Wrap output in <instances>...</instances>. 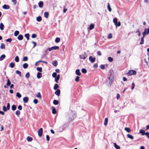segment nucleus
Listing matches in <instances>:
<instances>
[{"instance_id": "nucleus-1", "label": "nucleus", "mask_w": 149, "mask_h": 149, "mask_svg": "<svg viewBox=\"0 0 149 149\" xmlns=\"http://www.w3.org/2000/svg\"><path fill=\"white\" fill-rule=\"evenodd\" d=\"M113 80V71L112 70L110 71V72L108 75V77L107 80V82H108L110 86L111 85V84Z\"/></svg>"}, {"instance_id": "nucleus-2", "label": "nucleus", "mask_w": 149, "mask_h": 149, "mask_svg": "<svg viewBox=\"0 0 149 149\" xmlns=\"http://www.w3.org/2000/svg\"><path fill=\"white\" fill-rule=\"evenodd\" d=\"M69 121H72L76 117L75 112L73 111H72L69 114Z\"/></svg>"}, {"instance_id": "nucleus-3", "label": "nucleus", "mask_w": 149, "mask_h": 149, "mask_svg": "<svg viewBox=\"0 0 149 149\" xmlns=\"http://www.w3.org/2000/svg\"><path fill=\"white\" fill-rule=\"evenodd\" d=\"M136 71L134 70H131L129 71V72L127 73V75H131L133 74H136Z\"/></svg>"}, {"instance_id": "nucleus-4", "label": "nucleus", "mask_w": 149, "mask_h": 149, "mask_svg": "<svg viewBox=\"0 0 149 149\" xmlns=\"http://www.w3.org/2000/svg\"><path fill=\"white\" fill-rule=\"evenodd\" d=\"M43 133V129L42 128H40L38 130V133L39 136L41 137Z\"/></svg>"}, {"instance_id": "nucleus-5", "label": "nucleus", "mask_w": 149, "mask_h": 149, "mask_svg": "<svg viewBox=\"0 0 149 149\" xmlns=\"http://www.w3.org/2000/svg\"><path fill=\"white\" fill-rule=\"evenodd\" d=\"M89 59L90 61L92 63H94L95 60V58H93L92 56H90Z\"/></svg>"}, {"instance_id": "nucleus-6", "label": "nucleus", "mask_w": 149, "mask_h": 149, "mask_svg": "<svg viewBox=\"0 0 149 149\" xmlns=\"http://www.w3.org/2000/svg\"><path fill=\"white\" fill-rule=\"evenodd\" d=\"M67 126L66 124H64L63 126H61L59 128V130L61 131H62L65 130Z\"/></svg>"}, {"instance_id": "nucleus-7", "label": "nucleus", "mask_w": 149, "mask_h": 149, "mask_svg": "<svg viewBox=\"0 0 149 149\" xmlns=\"http://www.w3.org/2000/svg\"><path fill=\"white\" fill-rule=\"evenodd\" d=\"M79 56L81 59H84L86 58L87 55L86 54H84L80 55Z\"/></svg>"}, {"instance_id": "nucleus-8", "label": "nucleus", "mask_w": 149, "mask_h": 149, "mask_svg": "<svg viewBox=\"0 0 149 149\" xmlns=\"http://www.w3.org/2000/svg\"><path fill=\"white\" fill-rule=\"evenodd\" d=\"M2 8L4 9H8L10 8V6L8 5L4 4Z\"/></svg>"}, {"instance_id": "nucleus-9", "label": "nucleus", "mask_w": 149, "mask_h": 149, "mask_svg": "<svg viewBox=\"0 0 149 149\" xmlns=\"http://www.w3.org/2000/svg\"><path fill=\"white\" fill-rule=\"evenodd\" d=\"M55 94L57 95V96H58L60 95V91L59 89H57L56 91L55 92Z\"/></svg>"}, {"instance_id": "nucleus-10", "label": "nucleus", "mask_w": 149, "mask_h": 149, "mask_svg": "<svg viewBox=\"0 0 149 149\" xmlns=\"http://www.w3.org/2000/svg\"><path fill=\"white\" fill-rule=\"evenodd\" d=\"M28 100L29 98L27 97H25L23 98V101L25 103H27L28 102Z\"/></svg>"}, {"instance_id": "nucleus-11", "label": "nucleus", "mask_w": 149, "mask_h": 149, "mask_svg": "<svg viewBox=\"0 0 149 149\" xmlns=\"http://www.w3.org/2000/svg\"><path fill=\"white\" fill-rule=\"evenodd\" d=\"M52 113L53 114H55L56 113V108L54 107H52Z\"/></svg>"}, {"instance_id": "nucleus-12", "label": "nucleus", "mask_w": 149, "mask_h": 149, "mask_svg": "<svg viewBox=\"0 0 149 149\" xmlns=\"http://www.w3.org/2000/svg\"><path fill=\"white\" fill-rule=\"evenodd\" d=\"M17 39L19 40H21L23 39V36L22 35H19L17 37Z\"/></svg>"}, {"instance_id": "nucleus-13", "label": "nucleus", "mask_w": 149, "mask_h": 149, "mask_svg": "<svg viewBox=\"0 0 149 149\" xmlns=\"http://www.w3.org/2000/svg\"><path fill=\"white\" fill-rule=\"evenodd\" d=\"M43 3L42 1H40L38 3V6L40 8H42L43 7Z\"/></svg>"}, {"instance_id": "nucleus-14", "label": "nucleus", "mask_w": 149, "mask_h": 149, "mask_svg": "<svg viewBox=\"0 0 149 149\" xmlns=\"http://www.w3.org/2000/svg\"><path fill=\"white\" fill-rule=\"evenodd\" d=\"M75 73L77 75L80 76L81 73L80 72V70L79 69H77L75 71Z\"/></svg>"}, {"instance_id": "nucleus-15", "label": "nucleus", "mask_w": 149, "mask_h": 149, "mask_svg": "<svg viewBox=\"0 0 149 149\" xmlns=\"http://www.w3.org/2000/svg\"><path fill=\"white\" fill-rule=\"evenodd\" d=\"M42 77V74L40 72H38L37 74V77L39 79Z\"/></svg>"}, {"instance_id": "nucleus-16", "label": "nucleus", "mask_w": 149, "mask_h": 149, "mask_svg": "<svg viewBox=\"0 0 149 149\" xmlns=\"http://www.w3.org/2000/svg\"><path fill=\"white\" fill-rule=\"evenodd\" d=\"M139 133L140 134H141L142 135H145V131L143 130L142 129L140 130Z\"/></svg>"}, {"instance_id": "nucleus-17", "label": "nucleus", "mask_w": 149, "mask_h": 149, "mask_svg": "<svg viewBox=\"0 0 149 149\" xmlns=\"http://www.w3.org/2000/svg\"><path fill=\"white\" fill-rule=\"evenodd\" d=\"M127 136L128 138L130 139L131 140H133L134 139V137L129 134H128L127 135Z\"/></svg>"}, {"instance_id": "nucleus-18", "label": "nucleus", "mask_w": 149, "mask_h": 149, "mask_svg": "<svg viewBox=\"0 0 149 149\" xmlns=\"http://www.w3.org/2000/svg\"><path fill=\"white\" fill-rule=\"evenodd\" d=\"M147 29L146 28L144 30V31L142 33V35H143L142 37L144 38L146 34H147V32L146 31Z\"/></svg>"}, {"instance_id": "nucleus-19", "label": "nucleus", "mask_w": 149, "mask_h": 149, "mask_svg": "<svg viewBox=\"0 0 149 149\" xmlns=\"http://www.w3.org/2000/svg\"><path fill=\"white\" fill-rule=\"evenodd\" d=\"M52 50H54L56 49H59V47L58 46H54L51 47Z\"/></svg>"}, {"instance_id": "nucleus-20", "label": "nucleus", "mask_w": 149, "mask_h": 149, "mask_svg": "<svg viewBox=\"0 0 149 149\" xmlns=\"http://www.w3.org/2000/svg\"><path fill=\"white\" fill-rule=\"evenodd\" d=\"M27 140L29 142L32 141L33 140L32 138L30 136H28L26 138Z\"/></svg>"}, {"instance_id": "nucleus-21", "label": "nucleus", "mask_w": 149, "mask_h": 149, "mask_svg": "<svg viewBox=\"0 0 149 149\" xmlns=\"http://www.w3.org/2000/svg\"><path fill=\"white\" fill-rule=\"evenodd\" d=\"M0 48L2 49H4L5 48V45L3 43H1V45L0 47Z\"/></svg>"}, {"instance_id": "nucleus-22", "label": "nucleus", "mask_w": 149, "mask_h": 149, "mask_svg": "<svg viewBox=\"0 0 149 149\" xmlns=\"http://www.w3.org/2000/svg\"><path fill=\"white\" fill-rule=\"evenodd\" d=\"M94 25L93 24H91L89 26V29L90 30H92L94 28Z\"/></svg>"}, {"instance_id": "nucleus-23", "label": "nucleus", "mask_w": 149, "mask_h": 149, "mask_svg": "<svg viewBox=\"0 0 149 149\" xmlns=\"http://www.w3.org/2000/svg\"><path fill=\"white\" fill-rule=\"evenodd\" d=\"M114 145L115 148L116 149H120V147L119 146L117 145L116 143H114Z\"/></svg>"}, {"instance_id": "nucleus-24", "label": "nucleus", "mask_w": 149, "mask_h": 149, "mask_svg": "<svg viewBox=\"0 0 149 149\" xmlns=\"http://www.w3.org/2000/svg\"><path fill=\"white\" fill-rule=\"evenodd\" d=\"M28 66V64L27 63H24L23 64V67L24 68H26Z\"/></svg>"}, {"instance_id": "nucleus-25", "label": "nucleus", "mask_w": 149, "mask_h": 149, "mask_svg": "<svg viewBox=\"0 0 149 149\" xmlns=\"http://www.w3.org/2000/svg\"><path fill=\"white\" fill-rule=\"evenodd\" d=\"M6 56L4 54H3L1 55L0 57V61L3 60L5 57Z\"/></svg>"}, {"instance_id": "nucleus-26", "label": "nucleus", "mask_w": 149, "mask_h": 149, "mask_svg": "<svg viewBox=\"0 0 149 149\" xmlns=\"http://www.w3.org/2000/svg\"><path fill=\"white\" fill-rule=\"evenodd\" d=\"M52 63L54 66H56L58 65V62L56 61H53Z\"/></svg>"}, {"instance_id": "nucleus-27", "label": "nucleus", "mask_w": 149, "mask_h": 149, "mask_svg": "<svg viewBox=\"0 0 149 149\" xmlns=\"http://www.w3.org/2000/svg\"><path fill=\"white\" fill-rule=\"evenodd\" d=\"M36 20L38 22H40L42 20V18L41 16L38 17L36 18Z\"/></svg>"}, {"instance_id": "nucleus-28", "label": "nucleus", "mask_w": 149, "mask_h": 149, "mask_svg": "<svg viewBox=\"0 0 149 149\" xmlns=\"http://www.w3.org/2000/svg\"><path fill=\"white\" fill-rule=\"evenodd\" d=\"M44 16L45 17L47 18H48L49 16V13L48 12H45L44 13Z\"/></svg>"}, {"instance_id": "nucleus-29", "label": "nucleus", "mask_w": 149, "mask_h": 149, "mask_svg": "<svg viewBox=\"0 0 149 149\" xmlns=\"http://www.w3.org/2000/svg\"><path fill=\"white\" fill-rule=\"evenodd\" d=\"M25 37L27 38V40L29 39V33H26L25 34Z\"/></svg>"}, {"instance_id": "nucleus-30", "label": "nucleus", "mask_w": 149, "mask_h": 149, "mask_svg": "<svg viewBox=\"0 0 149 149\" xmlns=\"http://www.w3.org/2000/svg\"><path fill=\"white\" fill-rule=\"evenodd\" d=\"M4 25L2 23H1L0 24V29L1 30H3Z\"/></svg>"}, {"instance_id": "nucleus-31", "label": "nucleus", "mask_w": 149, "mask_h": 149, "mask_svg": "<svg viewBox=\"0 0 149 149\" xmlns=\"http://www.w3.org/2000/svg\"><path fill=\"white\" fill-rule=\"evenodd\" d=\"M12 110L13 111H15L16 109V107L15 105L13 104L12 105L11 107Z\"/></svg>"}, {"instance_id": "nucleus-32", "label": "nucleus", "mask_w": 149, "mask_h": 149, "mask_svg": "<svg viewBox=\"0 0 149 149\" xmlns=\"http://www.w3.org/2000/svg\"><path fill=\"white\" fill-rule=\"evenodd\" d=\"M108 119L107 118H105L104 120V125L105 126H106L108 122Z\"/></svg>"}, {"instance_id": "nucleus-33", "label": "nucleus", "mask_w": 149, "mask_h": 149, "mask_svg": "<svg viewBox=\"0 0 149 149\" xmlns=\"http://www.w3.org/2000/svg\"><path fill=\"white\" fill-rule=\"evenodd\" d=\"M144 38L143 37H142L141 38V42H140V44L141 45H142L144 43Z\"/></svg>"}, {"instance_id": "nucleus-34", "label": "nucleus", "mask_w": 149, "mask_h": 149, "mask_svg": "<svg viewBox=\"0 0 149 149\" xmlns=\"http://www.w3.org/2000/svg\"><path fill=\"white\" fill-rule=\"evenodd\" d=\"M125 130L128 133L130 132L131 131L130 129L128 127H125Z\"/></svg>"}, {"instance_id": "nucleus-35", "label": "nucleus", "mask_w": 149, "mask_h": 149, "mask_svg": "<svg viewBox=\"0 0 149 149\" xmlns=\"http://www.w3.org/2000/svg\"><path fill=\"white\" fill-rule=\"evenodd\" d=\"M16 73L17 74H19V76L20 77H21L22 76L21 73L20 71H19L18 70H17L16 71Z\"/></svg>"}, {"instance_id": "nucleus-36", "label": "nucleus", "mask_w": 149, "mask_h": 149, "mask_svg": "<svg viewBox=\"0 0 149 149\" xmlns=\"http://www.w3.org/2000/svg\"><path fill=\"white\" fill-rule=\"evenodd\" d=\"M58 85L57 84H55L54 86V89L55 90H56L58 89Z\"/></svg>"}, {"instance_id": "nucleus-37", "label": "nucleus", "mask_w": 149, "mask_h": 149, "mask_svg": "<svg viewBox=\"0 0 149 149\" xmlns=\"http://www.w3.org/2000/svg\"><path fill=\"white\" fill-rule=\"evenodd\" d=\"M53 103L54 105H57L58 103V102L56 100H54L53 101Z\"/></svg>"}, {"instance_id": "nucleus-38", "label": "nucleus", "mask_w": 149, "mask_h": 149, "mask_svg": "<svg viewBox=\"0 0 149 149\" xmlns=\"http://www.w3.org/2000/svg\"><path fill=\"white\" fill-rule=\"evenodd\" d=\"M60 39L59 38L57 37L55 40V42H56L58 43L60 42Z\"/></svg>"}, {"instance_id": "nucleus-39", "label": "nucleus", "mask_w": 149, "mask_h": 149, "mask_svg": "<svg viewBox=\"0 0 149 149\" xmlns=\"http://www.w3.org/2000/svg\"><path fill=\"white\" fill-rule=\"evenodd\" d=\"M9 66L11 68H13L15 66V64L11 62Z\"/></svg>"}, {"instance_id": "nucleus-40", "label": "nucleus", "mask_w": 149, "mask_h": 149, "mask_svg": "<svg viewBox=\"0 0 149 149\" xmlns=\"http://www.w3.org/2000/svg\"><path fill=\"white\" fill-rule=\"evenodd\" d=\"M30 76V74L29 72H27L25 75V77L26 78L28 79L29 78Z\"/></svg>"}, {"instance_id": "nucleus-41", "label": "nucleus", "mask_w": 149, "mask_h": 149, "mask_svg": "<svg viewBox=\"0 0 149 149\" xmlns=\"http://www.w3.org/2000/svg\"><path fill=\"white\" fill-rule=\"evenodd\" d=\"M107 8L109 12L111 11V9L110 6V4L109 3H108Z\"/></svg>"}, {"instance_id": "nucleus-42", "label": "nucleus", "mask_w": 149, "mask_h": 149, "mask_svg": "<svg viewBox=\"0 0 149 149\" xmlns=\"http://www.w3.org/2000/svg\"><path fill=\"white\" fill-rule=\"evenodd\" d=\"M19 33V32L18 31H16L14 33V36H17Z\"/></svg>"}, {"instance_id": "nucleus-43", "label": "nucleus", "mask_w": 149, "mask_h": 149, "mask_svg": "<svg viewBox=\"0 0 149 149\" xmlns=\"http://www.w3.org/2000/svg\"><path fill=\"white\" fill-rule=\"evenodd\" d=\"M36 96L38 98H41V95L40 92H39L37 93L36 95Z\"/></svg>"}, {"instance_id": "nucleus-44", "label": "nucleus", "mask_w": 149, "mask_h": 149, "mask_svg": "<svg viewBox=\"0 0 149 149\" xmlns=\"http://www.w3.org/2000/svg\"><path fill=\"white\" fill-rule=\"evenodd\" d=\"M37 70L40 72L42 71V68L41 67H38L37 68Z\"/></svg>"}, {"instance_id": "nucleus-45", "label": "nucleus", "mask_w": 149, "mask_h": 149, "mask_svg": "<svg viewBox=\"0 0 149 149\" xmlns=\"http://www.w3.org/2000/svg\"><path fill=\"white\" fill-rule=\"evenodd\" d=\"M15 61L17 62H18L19 61V59L18 56H17L15 57Z\"/></svg>"}, {"instance_id": "nucleus-46", "label": "nucleus", "mask_w": 149, "mask_h": 149, "mask_svg": "<svg viewBox=\"0 0 149 149\" xmlns=\"http://www.w3.org/2000/svg\"><path fill=\"white\" fill-rule=\"evenodd\" d=\"M81 72L83 73H86L87 72V70L85 68H82L81 70Z\"/></svg>"}, {"instance_id": "nucleus-47", "label": "nucleus", "mask_w": 149, "mask_h": 149, "mask_svg": "<svg viewBox=\"0 0 149 149\" xmlns=\"http://www.w3.org/2000/svg\"><path fill=\"white\" fill-rule=\"evenodd\" d=\"M108 60L110 62H112L113 60V59L111 57H109L108 58Z\"/></svg>"}, {"instance_id": "nucleus-48", "label": "nucleus", "mask_w": 149, "mask_h": 149, "mask_svg": "<svg viewBox=\"0 0 149 149\" xmlns=\"http://www.w3.org/2000/svg\"><path fill=\"white\" fill-rule=\"evenodd\" d=\"M11 84V82L10 81V80L8 79V78L7 83V85L8 86H9Z\"/></svg>"}, {"instance_id": "nucleus-49", "label": "nucleus", "mask_w": 149, "mask_h": 149, "mask_svg": "<svg viewBox=\"0 0 149 149\" xmlns=\"http://www.w3.org/2000/svg\"><path fill=\"white\" fill-rule=\"evenodd\" d=\"M16 96L18 97L19 98H20L21 97V94L19 92H17L16 93Z\"/></svg>"}, {"instance_id": "nucleus-50", "label": "nucleus", "mask_w": 149, "mask_h": 149, "mask_svg": "<svg viewBox=\"0 0 149 149\" xmlns=\"http://www.w3.org/2000/svg\"><path fill=\"white\" fill-rule=\"evenodd\" d=\"M136 33H138V35L139 36H140L141 35V33L139 31V29H137L136 31Z\"/></svg>"}, {"instance_id": "nucleus-51", "label": "nucleus", "mask_w": 149, "mask_h": 149, "mask_svg": "<svg viewBox=\"0 0 149 149\" xmlns=\"http://www.w3.org/2000/svg\"><path fill=\"white\" fill-rule=\"evenodd\" d=\"M20 113V112L19 111L17 110L15 112V114L17 116H19Z\"/></svg>"}, {"instance_id": "nucleus-52", "label": "nucleus", "mask_w": 149, "mask_h": 149, "mask_svg": "<svg viewBox=\"0 0 149 149\" xmlns=\"http://www.w3.org/2000/svg\"><path fill=\"white\" fill-rule=\"evenodd\" d=\"M3 109L4 111H7L8 110L5 106H4L3 107Z\"/></svg>"}, {"instance_id": "nucleus-53", "label": "nucleus", "mask_w": 149, "mask_h": 149, "mask_svg": "<svg viewBox=\"0 0 149 149\" xmlns=\"http://www.w3.org/2000/svg\"><path fill=\"white\" fill-rule=\"evenodd\" d=\"M57 74L56 72H54L52 74V76L54 78H55L56 77Z\"/></svg>"}, {"instance_id": "nucleus-54", "label": "nucleus", "mask_w": 149, "mask_h": 149, "mask_svg": "<svg viewBox=\"0 0 149 149\" xmlns=\"http://www.w3.org/2000/svg\"><path fill=\"white\" fill-rule=\"evenodd\" d=\"M28 60V57L27 56H24L23 57V61H26Z\"/></svg>"}, {"instance_id": "nucleus-55", "label": "nucleus", "mask_w": 149, "mask_h": 149, "mask_svg": "<svg viewBox=\"0 0 149 149\" xmlns=\"http://www.w3.org/2000/svg\"><path fill=\"white\" fill-rule=\"evenodd\" d=\"M118 19L117 18H116L113 19V22L115 24L117 22Z\"/></svg>"}, {"instance_id": "nucleus-56", "label": "nucleus", "mask_w": 149, "mask_h": 149, "mask_svg": "<svg viewBox=\"0 0 149 149\" xmlns=\"http://www.w3.org/2000/svg\"><path fill=\"white\" fill-rule=\"evenodd\" d=\"M112 37V34L111 33L109 34L108 36V39H110Z\"/></svg>"}, {"instance_id": "nucleus-57", "label": "nucleus", "mask_w": 149, "mask_h": 149, "mask_svg": "<svg viewBox=\"0 0 149 149\" xmlns=\"http://www.w3.org/2000/svg\"><path fill=\"white\" fill-rule=\"evenodd\" d=\"M115 25L116 26H119L120 25V22H119L118 23L117 22V23H116Z\"/></svg>"}, {"instance_id": "nucleus-58", "label": "nucleus", "mask_w": 149, "mask_h": 149, "mask_svg": "<svg viewBox=\"0 0 149 149\" xmlns=\"http://www.w3.org/2000/svg\"><path fill=\"white\" fill-rule=\"evenodd\" d=\"M79 77L78 76H77L76 77L75 79V81L76 82H78L79 81Z\"/></svg>"}, {"instance_id": "nucleus-59", "label": "nucleus", "mask_w": 149, "mask_h": 149, "mask_svg": "<svg viewBox=\"0 0 149 149\" xmlns=\"http://www.w3.org/2000/svg\"><path fill=\"white\" fill-rule=\"evenodd\" d=\"M100 68L101 69L103 70L105 68V66L104 65H101L100 67Z\"/></svg>"}, {"instance_id": "nucleus-60", "label": "nucleus", "mask_w": 149, "mask_h": 149, "mask_svg": "<svg viewBox=\"0 0 149 149\" xmlns=\"http://www.w3.org/2000/svg\"><path fill=\"white\" fill-rule=\"evenodd\" d=\"M12 40V39L11 38H9L6 40V41L7 42H11Z\"/></svg>"}, {"instance_id": "nucleus-61", "label": "nucleus", "mask_w": 149, "mask_h": 149, "mask_svg": "<svg viewBox=\"0 0 149 149\" xmlns=\"http://www.w3.org/2000/svg\"><path fill=\"white\" fill-rule=\"evenodd\" d=\"M36 37V35L35 34H32L31 37L33 38H35Z\"/></svg>"}, {"instance_id": "nucleus-62", "label": "nucleus", "mask_w": 149, "mask_h": 149, "mask_svg": "<svg viewBox=\"0 0 149 149\" xmlns=\"http://www.w3.org/2000/svg\"><path fill=\"white\" fill-rule=\"evenodd\" d=\"M33 102L35 104H37L38 102V100L37 99H35L33 100Z\"/></svg>"}, {"instance_id": "nucleus-63", "label": "nucleus", "mask_w": 149, "mask_h": 149, "mask_svg": "<svg viewBox=\"0 0 149 149\" xmlns=\"http://www.w3.org/2000/svg\"><path fill=\"white\" fill-rule=\"evenodd\" d=\"M10 108V105L9 103H8L7 104V109L8 110H9Z\"/></svg>"}, {"instance_id": "nucleus-64", "label": "nucleus", "mask_w": 149, "mask_h": 149, "mask_svg": "<svg viewBox=\"0 0 149 149\" xmlns=\"http://www.w3.org/2000/svg\"><path fill=\"white\" fill-rule=\"evenodd\" d=\"M145 135L147 137L148 139H149V132H146L145 133Z\"/></svg>"}]
</instances>
